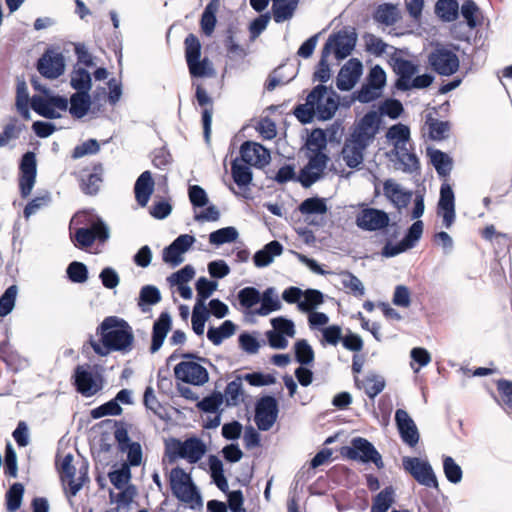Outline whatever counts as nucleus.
<instances>
[{
	"label": "nucleus",
	"instance_id": "nucleus-10",
	"mask_svg": "<svg viewBox=\"0 0 512 512\" xmlns=\"http://www.w3.org/2000/svg\"><path fill=\"white\" fill-rule=\"evenodd\" d=\"M428 63L438 74L450 76L459 68L458 56L448 48L437 47L428 56Z\"/></svg>",
	"mask_w": 512,
	"mask_h": 512
},
{
	"label": "nucleus",
	"instance_id": "nucleus-33",
	"mask_svg": "<svg viewBox=\"0 0 512 512\" xmlns=\"http://www.w3.org/2000/svg\"><path fill=\"white\" fill-rule=\"evenodd\" d=\"M282 251L283 246L278 241H271L254 254L253 262L258 268L266 267L273 262L274 257L281 255Z\"/></svg>",
	"mask_w": 512,
	"mask_h": 512
},
{
	"label": "nucleus",
	"instance_id": "nucleus-32",
	"mask_svg": "<svg viewBox=\"0 0 512 512\" xmlns=\"http://www.w3.org/2000/svg\"><path fill=\"white\" fill-rule=\"evenodd\" d=\"M91 106V96L87 92H75L68 101L69 113L76 119L87 115Z\"/></svg>",
	"mask_w": 512,
	"mask_h": 512
},
{
	"label": "nucleus",
	"instance_id": "nucleus-12",
	"mask_svg": "<svg viewBox=\"0 0 512 512\" xmlns=\"http://www.w3.org/2000/svg\"><path fill=\"white\" fill-rule=\"evenodd\" d=\"M31 107L37 114L45 118L57 119L61 117L59 111L68 109V99L63 96L44 98L34 95L31 98Z\"/></svg>",
	"mask_w": 512,
	"mask_h": 512
},
{
	"label": "nucleus",
	"instance_id": "nucleus-52",
	"mask_svg": "<svg viewBox=\"0 0 512 512\" xmlns=\"http://www.w3.org/2000/svg\"><path fill=\"white\" fill-rule=\"evenodd\" d=\"M327 139L323 130L315 129L311 132L307 139V148L310 155L325 154L323 151L326 149Z\"/></svg>",
	"mask_w": 512,
	"mask_h": 512
},
{
	"label": "nucleus",
	"instance_id": "nucleus-40",
	"mask_svg": "<svg viewBox=\"0 0 512 512\" xmlns=\"http://www.w3.org/2000/svg\"><path fill=\"white\" fill-rule=\"evenodd\" d=\"M70 85L76 92L89 93L92 87L90 73L83 67L75 66L70 74Z\"/></svg>",
	"mask_w": 512,
	"mask_h": 512
},
{
	"label": "nucleus",
	"instance_id": "nucleus-49",
	"mask_svg": "<svg viewBox=\"0 0 512 512\" xmlns=\"http://www.w3.org/2000/svg\"><path fill=\"white\" fill-rule=\"evenodd\" d=\"M239 234L235 227L228 226L218 229L209 235V242L213 245L220 246L225 243L234 242Z\"/></svg>",
	"mask_w": 512,
	"mask_h": 512
},
{
	"label": "nucleus",
	"instance_id": "nucleus-8",
	"mask_svg": "<svg viewBox=\"0 0 512 512\" xmlns=\"http://www.w3.org/2000/svg\"><path fill=\"white\" fill-rule=\"evenodd\" d=\"M72 462L73 455L70 453L57 461L64 489L69 497L75 496L87 480L86 470L82 471V469H80L79 474L77 475Z\"/></svg>",
	"mask_w": 512,
	"mask_h": 512
},
{
	"label": "nucleus",
	"instance_id": "nucleus-53",
	"mask_svg": "<svg viewBox=\"0 0 512 512\" xmlns=\"http://www.w3.org/2000/svg\"><path fill=\"white\" fill-rule=\"evenodd\" d=\"M237 299L243 308L251 309L259 304L261 293L255 287H245L238 292Z\"/></svg>",
	"mask_w": 512,
	"mask_h": 512
},
{
	"label": "nucleus",
	"instance_id": "nucleus-17",
	"mask_svg": "<svg viewBox=\"0 0 512 512\" xmlns=\"http://www.w3.org/2000/svg\"><path fill=\"white\" fill-rule=\"evenodd\" d=\"M327 162L328 157L326 154L309 155V161L307 165L301 169L297 180L303 187H310L322 177L327 166Z\"/></svg>",
	"mask_w": 512,
	"mask_h": 512
},
{
	"label": "nucleus",
	"instance_id": "nucleus-31",
	"mask_svg": "<svg viewBox=\"0 0 512 512\" xmlns=\"http://www.w3.org/2000/svg\"><path fill=\"white\" fill-rule=\"evenodd\" d=\"M260 307L254 311L258 316H267L272 312L279 311L282 308L280 298L274 287L267 288L261 294Z\"/></svg>",
	"mask_w": 512,
	"mask_h": 512
},
{
	"label": "nucleus",
	"instance_id": "nucleus-42",
	"mask_svg": "<svg viewBox=\"0 0 512 512\" xmlns=\"http://www.w3.org/2000/svg\"><path fill=\"white\" fill-rule=\"evenodd\" d=\"M236 325L231 320H225L219 327H210L207 331V338L214 345H220L223 340L233 336Z\"/></svg>",
	"mask_w": 512,
	"mask_h": 512
},
{
	"label": "nucleus",
	"instance_id": "nucleus-28",
	"mask_svg": "<svg viewBox=\"0 0 512 512\" xmlns=\"http://www.w3.org/2000/svg\"><path fill=\"white\" fill-rule=\"evenodd\" d=\"M154 191V181L150 171H144L136 180L134 193L137 203L145 207Z\"/></svg>",
	"mask_w": 512,
	"mask_h": 512
},
{
	"label": "nucleus",
	"instance_id": "nucleus-34",
	"mask_svg": "<svg viewBox=\"0 0 512 512\" xmlns=\"http://www.w3.org/2000/svg\"><path fill=\"white\" fill-rule=\"evenodd\" d=\"M427 155L429 156L431 164L440 177L445 178L450 174L453 167V160L447 153H444L438 149L428 148Z\"/></svg>",
	"mask_w": 512,
	"mask_h": 512
},
{
	"label": "nucleus",
	"instance_id": "nucleus-25",
	"mask_svg": "<svg viewBox=\"0 0 512 512\" xmlns=\"http://www.w3.org/2000/svg\"><path fill=\"white\" fill-rule=\"evenodd\" d=\"M384 195L394 204L398 209L404 208L411 200L412 193L406 191L400 184L392 179H388L383 185Z\"/></svg>",
	"mask_w": 512,
	"mask_h": 512
},
{
	"label": "nucleus",
	"instance_id": "nucleus-29",
	"mask_svg": "<svg viewBox=\"0 0 512 512\" xmlns=\"http://www.w3.org/2000/svg\"><path fill=\"white\" fill-rule=\"evenodd\" d=\"M394 71L398 75L396 86L399 90L407 91L408 84L417 72V66L405 59H396L394 62Z\"/></svg>",
	"mask_w": 512,
	"mask_h": 512
},
{
	"label": "nucleus",
	"instance_id": "nucleus-56",
	"mask_svg": "<svg viewBox=\"0 0 512 512\" xmlns=\"http://www.w3.org/2000/svg\"><path fill=\"white\" fill-rule=\"evenodd\" d=\"M242 380H244L243 377H237L227 384L224 395L228 405H237L241 401L243 396Z\"/></svg>",
	"mask_w": 512,
	"mask_h": 512
},
{
	"label": "nucleus",
	"instance_id": "nucleus-14",
	"mask_svg": "<svg viewBox=\"0 0 512 512\" xmlns=\"http://www.w3.org/2000/svg\"><path fill=\"white\" fill-rule=\"evenodd\" d=\"M76 389L85 397H91L102 389V379L89 366H77L74 372Z\"/></svg>",
	"mask_w": 512,
	"mask_h": 512
},
{
	"label": "nucleus",
	"instance_id": "nucleus-13",
	"mask_svg": "<svg viewBox=\"0 0 512 512\" xmlns=\"http://www.w3.org/2000/svg\"><path fill=\"white\" fill-rule=\"evenodd\" d=\"M278 404L274 397L264 396L256 404L254 421L261 431H268L276 422Z\"/></svg>",
	"mask_w": 512,
	"mask_h": 512
},
{
	"label": "nucleus",
	"instance_id": "nucleus-36",
	"mask_svg": "<svg viewBox=\"0 0 512 512\" xmlns=\"http://www.w3.org/2000/svg\"><path fill=\"white\" fill-rule=\"evenodd\" d=\"M220 0H211L205 7L201 19H200V27L202 32L206 36H211L214 32L217 19L216 13L219 10Z\"/></svg>",
	"mask_w": 512,
	"mask_h": 512
},
{
	"label": "nucleus",
	"instance_id": "nucleus-26",
	"mask_svg": "<svg viewBox=\"0 0 512 512\" xmlns=\"http://www.w3.org/2000/svg\"><path fill=\"white\" fill-rule=\"evenodd\" d=\"M171 324L172 320L168 312H162L159 318L154 322L150 347L151 353H155L161 348L167 333L171 329Z\"/></svg>",
	"mask_w": 512,
	"mask_h": 512
},
{
	"label": "nucleus",
	"instance_id": "nucleus-46",
	"mask_svg": "<svg viewBox=\"0 0 512 512\" xmlns=\"http://www.w3.org/2000/svg\"><path fill=\"white\" fill-rule=\"evenodd\" d=\"M231 172L234 182L239 187L248 186L252 181V172L250 167L244 162L241 163L235 159L231 165Z\"/></svg>",
	"mask_w": 512,
	"mask_h": 512
},
{
	"label": "nucleus",
	"instance_id": "nucleus-48",
	"mask_svg": "<svg viewBox=\"0 0 512 512\" xmlns=\"http://www.w3.org/2000/svg\"><path fill=\"white\" fill-rule=\"evenodd\" d=\"M298 6V2H273L272 11H273V19L276 23H282L286 20L292 18L296 8Z\"/></svg>",
	"mask_w": 512,
	"mask_h": 512
},
{
	"label": "nucleus",
	"instance_id": "nucleus-38",
	"mask_svg": "<svg viewBox=\"0 0 512 512\" xmlns=\"http://www.w3.org/2000/svg\"><path fill=\"white\" fill-rule=\"evenodd\" d=\"M424 131H427L430 139L440 141L448 136L450 123L448 121H440L428 115L425 121Z\"/></svg>",
	"mask_w": 512,
	"mask_h": 512
},
{
	"label": "nucleus",
	"instance_id": "nucleus-62",
	"mask_svg": "<svg viewBox=\"0 0 512 512\" xmlns=\"http://www.w3.org/2000/svg\"><path fill=\"white\" fill-rule=\"evenodd\" d=\"M69 280L73 283H84L88 279V270L85 264L73 261L66 270Z\"/></svg>",
	"mask_w": 512,
	"mask_h": 512
},
{
	"label": "nucleus",
	"instance_id": "nucleus-9",
	"mask_svg": "<svg viewBox=\"0 0 512 512\" xmlns=\"http://www.w3.org/2000/svg\"><path fill=\"white\" fill-rule=\"evenodd\" d=\"M402 465L406 472L421 485L426 487H438V481L432 466L427 460L418 457H403Z\"/></svg>",
	"mask_w": 512,
	"mask_h": 512
},
{
	"label": "nucleus",
	"instance_id": "nucleus-59",
	"mask_svg": "<svg viewBox=\"0 0 512 512\" xmlns=\"http://www.w3.org/2000/svg\"><path fill=\"white\" fill-rule=\"evenodd\" d=\"M374 18L377 22L392 25L397 21V9L391 4H382L378 6Z\"/></svg>",
	"mask_w": 512,
	"mask_h": 512
},
{
	"label": "nucleus",
	"instance_id": "nucleus-3",
	"mask_svg": "<svg viewBox=\"0 0 512 512\" xmlns=\"http://www.w3.org/2000/svg\"><path fill=\"white\" fill-rule=\"evenodd\" d=\"M338 109L337 95L324 85L316 86L307 96L306 102L295 109V116L302 123L331 119Z\"/></svg>",
	"mask_w": 512,
	"mask_h": 512
},
{
	"label": "nucleus",
	"instance_id": "nucleus-44",
	"mask_svg": "<svg viewBox=\"0 0 512 512\" xmlns=\"http://www.w3.org/2000/svg\"><path fill=\"white\" fill-rule=\"evenodd\" d=\"M435 12L445 22H452L457 19L459 4L456 0H438L435 5Z\"/></svg>",
	"mask_w": 512,
	"mask_h": 512
},
{
	"label": "nucleus",
	"instance_id": "nucleus-22",
	"mask_svg": "<svg viewBox=\"0 0 512 512\" xmlns=\"http://www.w3.org/2000/svg\"><path fill=\"white\" fill-rule=\"evenodd\" d=\"M241 160L247 165L264 167L270 162L269 151L259 143L244 142L240 148Z\"/></svg>",
	"mask_w": 512,
	"mask_h": 512
},
{
	"label": "nucleus",
	"instance_id": "nucleus-19",
	"mask_svg": "<svg viewBox=\"0 0 512 512\" xmlns=\"http://www.w3.org/2000/svg\"><path fill=\"white\" fill-rule=\"evenodd\" d=\"M36 172V156L33 152H26L20 163L19 187L22 197L30 195L35 184Z\"/></svg>",
	"mask_w": 512,
	"mask_h": 512
},
{
	"label": "nucleus",
	"instance_id": "nucleus-18",
	"mask_svg": "<svg viewBox=\"0 0 512 512\" xmlns=\"http://www.w3.org/2000/svg\"><path fill=\"white\" fill-rule=\"evenodd\" d=\"M195 237L189 234L178 236L169 246L164 248L162 258L172 267L180 265L184 261L183 255L192 247Z\"/></svg>",
	"mask_w": 512,
	"mask_h": 512
},
{
	"label": "nucleus",
	"instance_id": "nucleus-16",
	"mask_svg": "<svg viewBox=\"0 0 512 512\" xmlns=\"http://www.w3.org/2000/svg\"><path fill=\"white\" fill-rule=\"evenodd\" d=\"M388 214L376 208H363L357 215L355 223L363 231H379L389 225Z\"/></svg>",
	"mask_w": 512,
	"mask_h": 512
},
{
	"label": "nucleus",
	"instance_id": "nucleus-45",
	"mask_svg": "<svg viewBox=\"0 0 512 512\" xmlns=\"http://www.w3.org/2000/svg\"><path fill=\"white\" fill-rule=\"evenodd\" d=\"M339 281L343 288L356 297H361L365 293V288L361 280L349 271H342L338 274Z\"/></svg>",
	"mask_w": 512,
	"mask_h": 512
},
{
	"label": "nucleus",
	"instance_id": "nucleus-61",
	"mask_svg": "<svg viewBox=\"0 0 512 512\" xmlns=\"http://www.w3.org/2000/svg\"><path fill=\"white\" fill-rule=\"evenodd\" d=\"M185 57L187 65L198 60L201 55V44L194 34H189L185 39Z\"/></svg>",
	"mask_w": 512,
	"mask_h": 512
},
{
	"label": "nucleus",
	"instance_id": "nucleus-11",
	"mask_svg": "<svg viewBox=\"0 0 512 512\" xmlns=\"http://www.w3.org/2000/svg\"><path fill=\"white\" fill-rule=\"evenodd\" d=\"M346 456L352 460L363 463L372 462L377 468H383L382 457L368 440L362 437L352 439L351 446L347 448Z\"/></svg>",
	"mask_w": 512,
	"mask_h": 512
},
{
	"label": "nucleus",
	"instance_id": "nucleus-21",
	"mask_svg": "<svg viewBox=\"0 0 512 512\" xmlns=\"http://www.w3.org/2000/svg\"><path fill=\"white\" fill-rule=\"evenodd\" d=\"M437 213L443 218V226L449 229L455 221L456 214L454 192L447 181H444L440 188Z\"/></svg>",
	"mask_w": 512,
	"mask_h": 512
},
{
	"label": "nucleus",
	"instance_id": "nucleus-50",
	"mask_svg": "<svg viewBox=\"0 0 512 512\" xmlns=\"http://www.w3.org/2000/svg\"><path fill=\"white\" fill-rule=\"evenodd\" d=\"M303 300L298 303V309L309 312L323 303V294L319 290L307 289L303 292Z\"/></svg>",
	"mask_w": 512,
	"mask_h": 512
},
{
	"label": "nucleus",
	"instance_id": "nucleus-5",
	"mask_svg": "<svg viewBox=\"0 0 512 512\" xmlns=\"http://www.w3.org/2000/svg\"><path fill=\"white\" fill-rule=\"evenodd\" d=\"M182 358L183 360L174 367L175 378L194 386L206 384L209 380V373L201 362H208V360L192 353H184Z\"/></svg>",
	"mask_w": 512,
	"mask_h": 512
},
{
	"label": "nucleus",
	"instance_id": "nucleus-43",
	"mask_svg": "<svg viewBox=\"0 0 512 512\" xmlns=\"http://www.w3.org/2000/svg\"><path fill=\"white\" fill-rule=\"evenodd\" d=\"M356 385L359 388H363L365 393L370 397L374 398L380 394L385 388V380L383 377L375 374L368 375L361 382L358 378H355Z\"/></svg>",
	"mask_w": 512,
	"mask_h": 512
},
{
	"label": "nucleus",
	"instance_id": "nucleus-64",
	"mask_svg": "<svg viewBox=\"0 0 512 512\" xmlns=\"http://www.w3.org/2000/svg\"><path fill=\"white\" fill-rule=\"evenodd\" d=\"M131 478L130 468L127 463L122 464V466L109 473L110 482L117 489H123L129 482Z\"/></svg>",
	"mask_w": 512,
	"mask_h": 512
},
{
	"label": "nucleus",
	"instance_id": "nucleus-30",
	"mask_svg": "<svg viewBox=\"0 0 512 512\" xmlns=\"http://www.w3.org/2000/svg\"><path fill=\"white\" fill-rule=\"evenodd\" d=\"M396 156L395 166L398 170L406 173H413L419 169V160L411 151V145L393 150Z\"/></svg>",
	"mask_w": 512,
	"mask_h": 512
},
{
	"label": "nucleus",
	"instance_id": "nucleus-47",
	"mask_svg": "<svg viewBox=\"0 0 512 512\" xmlns=\"http://www.w3.org/2000/svg\"><path fill=\"white\" fill-rule=\"evenodd\" d=\"M209 317V311L205 303H195L192 311V329L195 334L201 336L204 333L205 322Z\"/></svg>",
	"mask_w": 512,
	"mask_h": 512
},
{
	"label": "nucleus",
	"instance_id": "nucleus-55",
	"mask_svg": "<svg viewBox=\"0 0 512 512\" xmlns=\"http://www.w3.org/2000/svg\"><path fill=\"white\" fill-rule=\"evenodd\" d=\"M443 471L450 483L458 484L461 482L463 471L451 456L443 457Z\"/></svg>",
	"mask_w": 512,
	"mask_h": 512
},
{
	"label": "nucleus",
	"instance_id": "nucleus-20",
	"mask_svg": "<svg viewBox=\"0 0 512 512\" xmlns=\"http://www.w3.org/2000/svg\"><path fill=\"white\" fill-rule=\"evenodd\" d=\"M356 44L354 33L339 32L330 36L323 48H328L329 55L334 53L338 60L345 59L353 51Z\"/></svg>",
	"mask_w": 512,
	"mask_h": 512
},
{
	"label": "nucleus",
	"instance_id": "nucleus-15",
	"mask_svg": "<svg viewBox=\"0 0 512 512\" xmlns=\"http://www.w3.org/2000/svg\"><path fill=\"white\" fill-rule=\"evenodd\" d=\"M37 70L47 79H57L65 71L64 56L55 50H46L37 62Z\"/></svg>",
	"mask_w": 512,
	"mask_h": 512
},
{
	"label": "nucleus",
	"instance_id": "nucleus-57",
	"mask_svg": "<svg viewBox=\"0 0 512 512\" xmlns=\"http://www.w3.org/2000/svg\"><path fill=\"white\" fill-rule=\"evenodd\" d=\"M18 288L16 285L9 286L0 297V317H5L15 306Z\"/></svg>",
	"mask_w": 512,
	"mask_h": 512
},
{
	"label": "nucleus",
	"instance_id": "nucleus-24",
	"mask_svg": "<svg viewBox=\"0 0 512 512\" xmlns=\"http://www.w3.org/2000/svg\"><path fill=\"white\" fill-rule=\"evenodd\" d=\"M395 421L403 442L414 447L419 441V432L413 419L405 410L398 409L395 412Z\"/></svg>",
	"mask_w": 512,
	"mask_h": 512
},
{
	"label": "nucleus",
	"instance_id": "nucleus-7",
	"mask_svg": "<svg viewBox=\"0 0 512 512\" xmlns=\"http://www.w3.org/2000/svg\"><path fill=\"white\" fill-rule=\"evenodd\" d=\"M172 458L185 459L190 464L197 463L205 455V443L197 437H190L182 441L173 439L168 446Z\"/></svg>",
	"mask_w": 512,
	"mask_h": 512
},
{
	"label": "nucleus",
	"instance_id": "nucleus-41",
	"mask_svg": "<svg viewBox=\"0 0 512 512\" xmlns=\"http://www.w3.org/2000/svg\"><path fill=\"white\" fill-rule=\"evenodd\" d=\"M161 301L160 290L154 285H145L141 288L138 298V306L142 312H148L150 306Z\"/></svg>",
	"mask_w": 512,
	"mask_h": 512
},
{
	"label": "nucleus",
	"instance_id": "nucleus-39",
	"mask_svg": "<svg viewBox=\"0 0 512 512\" xmlns=\"http://www.w3.org/2000/svg\"><path fill=\"white\" fill-rule=\"evenodd\" d=\"M394 149L410 146V130L406 125L396 124L391 126L386 134Z\"/></svg>",
	"mask_w": 512,
	"mask_h": 512
},
{
	"label": "nucleus",
	"instance_id": "nucleus-6",
	"mask_svg": "<svg viewBox=\"0 0 512 512\" xmlns=\"http://www.w3.org/2000/svg\"><path fill=\"white\" fill-rule=\"evenodd\" d=\"M110 238L108 225L100 218L93 220L89 226L77 228L71 239L79 249H88L95 242L104 244Z\"/></svg>",
	"mask_w": 512,
	"mask_h": 512
},
{
	"label": "nucleus",
	"instance_id": "nucleus-27",
	"mask_svg": "<svg viewBox=\"0 0 512 512\" xmlns=\"http://www.w3.org/2000/svg\"><path fill=\"white\" fill-rule=\"evenodd\" d=\"M197 102L200 106L204 107L202 111V123H203V130H204V136L206 140L209 139L210 133H211V124H212V114H213V108H212V99L208 95L207 91L200 85L196 87V93H195Z\"/></svg>",
	"mask_w": 512,
	"mask_h": 512
},
{
	"label": "nucleus",
	"instance_id": "nucleus-37",
	"mask_svg": "<svg viewBox=\"0 0 512 512\" xmlns=\"http://www.w3.org/2000/svg\"><path fill=\"white\" fill-rule=\"evenodd\" d=\"M396 491L393 486H387L372 499L370 512H387L395 503Z\"/></svg>",
	"mask_w": 512,
	"mask_h": 512
},
{
	"label": "nucleus",
	"instance_id": "nucleus-1",
	"mask_svg": "<svg viewBox=\"0 0 512 512\" xmlns=\"http://www.w3.org/2000/svg\"><path fill=\"white\" fill-rule=\"evenodd\" d=\"M100 342L91 340L94 352L107 356L110 351L128 353L133 348L134 335L132 327L117 316L106 317L97 328Z\"/></svg>",
	"mask_w": 512,
	"mask_h": 512
},
{
	"label": "nucleus",
	"instance_id": "nucleus-58",
	"mask_svg": "<svg viewBox=\"0 0 512 512\" xmlns=\"http://www.w3.org/2000/svg\"><path fill=\"white\" fill-rule=\"evenodd\" d=\"M122 413L121 406L115 399H112L91 410L90 415L93 419H100L104 416H118Z\"/></svg>",
	"mask_w": 512,
	"mask_h": 512
},
{
	"label": "nucleus",
	"instance_id": "nucleus-4",
	"mask_svg": "<svg viewBox=\"0 0 512 512\" xmlns=\"http://www.w3.org/2000/svg\"><path fill=\"white\" fill-rule=\"evenodd\" d=\"M170 487L173 495L191 509H199L203 502L201 495L194 485L190 474L182 468L176 467L170 471Z\"/></svg>",
	"mask_w": 512,
	"mask_h": 512
},
{
	"label": "nucleus",
	"instance_id": "nucleus-54",
	"mask_svg": "<svg viewBox=\"0 0 512 512\" xmlns=\"http://www.w3.org/2000/svg\"><path fill=\"white\" fill-rule=\"evenodd\" d=\"M24 486L21 483H14L6 493V508L9 512L17 511L22 503Z\"/></svg>",
	"mask_w": 512,
	"mask_h": 512
},
{
	"label": "nucleus",
	"instance_id": "nucleus-35",
	"mask_svg": "<svg viewBox=\"0 0 512 512\" xmlns=\"http://www.w3.org/2000/svg\"><path fill=\"white\" fill-rule=\"evenodd\" d=\"M102 173V165L95 164L91 171L81 176V188L84 193L94 195L99 191L102 182Z\"/></svg>",
	"mask_w": 512,
	"mask_h": 512
},
{
	"label": "nucleus",
	"instance_id": "nucleus-63",
	"mask_svg": "<svg viewBox=\"0 0 512 512\" xmlns=\"http://www.w3.org/2000/svg\"><path fill=\"white\" fill-rule=\"evenodd\" d=\"M410 356L412 358L410 366L416 373L431 362V355L425 348H413L410 352Z\"/></svg>",
	"mask_w": 512,
	"mask_h": 512
},
{
	"label": "nucleus",
	"instance_id": "nucleus-2",
	"mask_svg": "<svg viewBox=\"0 0 512 512\" xmlns=\"http://www.w3.org/2000/svg\"><path fill=\"white\" fill-rule=\"evenodd\" d=\"M379 124V114L370 111L360 119L350 137L346 139L341 150V158L349 168H357L362 164L364 152L374 140Z\"/></svg>",
	"mask_w": 512,
	"mask_h": 512
},
{
	"label": "nucleus",
	"instance_id": "nucleus-51",
	"mask_svg": "<svg viewBox=\"0 0 512 512\" xmlns=\"http://www.w3.org/2000/svg\"><path fill=\"white\" fill-rule=\"evenodd\" d=\"M299 211L303 215H311V214L322 215L327 212V205H326L325 199H323V198H318V197L307 198L300 204Z\"/></svg>",
	"mask_w": 512,
	"mask_h": 512
},
{
	"label": "nucleus",
	"instance_id": "nucleus-60",
	"mask_svg": "<svg viewBox=\"0 0 512 512\" xmlns=\"http://www.w3.org/2000/svg\"><path fill=\"white\" fill-rule=\"evenodd\" d=\"M295 357L301 365H309L314 361V351L306 340L295 343Z\"/></svg>",
	"mask_w": 512,
	"mask_h": 512
},
{
	"label": "nucleus",
	"instance_id": "nucleus-23",
	"mask_svg": "<svg viewBox=\"0 0 512 512\" xmlns=\"http://www.w3.org/2000/svg\"><path fill=\"white\" fill-rule=\"evenodd\" d=\"M363 66L362 63L352 58L340 69L337 76V88L341 91L351 90L362 74Z\"/></svg>",
	"mask_w": 512,
	"mask_h": 512
}]
</instances>
